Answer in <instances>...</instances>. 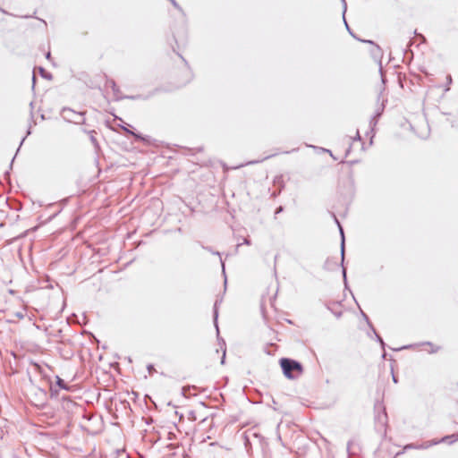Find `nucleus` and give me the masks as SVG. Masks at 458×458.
I'll return each mask as SVG.
<instances>
[{"instance_id":"obj_6","label":"nucleus","mask_w":458,"mask_h":458,"mask_svg":"<svg viewBox=\"0 0 458 458\" xmlns=\"http://www.w3.org/2000/svg\"><path fill=\"white\" fill-rule=\"evenodd\" d=\"M435 445H437V442L426 441L420 445L411 443L404 445L403 450L406 451L409 449H427Z\"/></svg>"},{"instance_id":"obj_53","label":"nucleus","mask_w":458,"mask_h":458,"mask_svg":"<svg viewBox=\"0 0 458 458\" xmlns=\"http://www.w3.org/2000/svg\"><path fill=\"white\" fill-rule=\"evenodd\" d=\"M73 120H81L79 116H73Z\"/></svg>"},{"instance_id":"obj_55","label":"nucleus","mask_w":458,"mask_h":458,"mask_svg":"<svg viewBox=\"0 0 458 458\" xmlns=\"http://www.w3.org/2000/svg\"><path fill=\"white\" fill-rule=\"evenodd\" d=\"M256 163H258V161H251V162H250V164H256Z\"/></svg>"},{"instance_id":"obj_17","label":"nucleus","mask_w":458,"mask_h":458,"mask_svg":"<svg viewBox=\"0 0 458 458\" xmlns=\"http://www.w3.org/2000/svg\"><path fill=\"white\" fill-rule=\"evenodd\" d=\"M384 109H385V106H384V104H382L380 106H378L377 108V110L375 111V114H373L372 117H376V119L378 120L380 118V116L382 115Z\"/></svg>"},{"instance_id":"obj_24","label":"nucleus","mask_w":458,"mask_h":458,"mask_svg":"<svg viewBox=\"0 0 458 458\" xmlns=\"http://www.w3.org/2000/svg\"><path fill=\"white\" fill-rule=\"evenodd\" d=\"M377 121L378 120H377L376 117H371L369 124H370L372 129L377 125Z\"/></svg>"},{"instance_id":"obj_29","label":"nucleus","mask_w":458,"mask_h":458,"mask_svg":"<svg viewBox=\"0 0 458 458\" xmlns=\"http://www.w3.org/2000/svg\"><path fill=\"white\" fill-rule=\"evenodd\" d=\"M283 209L284 208L282 206L276 208L275 214L277 215V214L281 213L283 211Z\"/></svg>"},{"instance_id":"obj_44","label":"nucleus","mask_w":458,"mask_h":458,"mask_svg":"<svg viewBox=\"0 0 458 458\" xmlns=\"http://www.w3.org/2000/svg\"><path fill=\"white\" fill-rule=\"evenodd\" d=\"M356 163H358V161H357V160L349 161V164H350V165H353V164H356Z\"/></svg>"},{"instance_id":"obj_51","label":"nucleus","mask_w":458,"mask_h":458,"mask_svg":"<svg viewBox=\"0 0 458 458\" xmlns=\"http://www.w3.org/2000/svg\"><path fill=\"white\" fill-rule=\"evenodd\" d=\"M330 156H331L335 160H336V159H337L332 152H331Z\"/></svg>"},{"instance_id":"obj_13","label":"nucleus","mask_w":458,"mask_h":458,"mask_svg":"<svg viewBox=\"0 0 458 458\" xmlns=\"http://www.w3.org/2000/svg\"><path fill=\"white\" fill-rule=\"evenodd\" d=\"M62 400H63V406L64 409H71L72 406L75 405V403L73 401H72L68 396L66 395H64L62 396Z\"/></svg>"},{"instance_id":"obj_16","label":"nucleus","mask_w":458,"mask_h":458,"mask_svg":"<svg viewBox=\"0 0 458 458\" xmlns=\"http://www.w3.org/2000/svg\"><path fill=\"white\" fill-rule=\"evenodd\" d=\"M371 331H372V333L375 335L376 341L378 342L380 344L381 348L383 350H385L386 349V343L384 342L383 338L377 334V332L376 331L375 327H372Z\"/></svg>"},{"instance_id":"obj_21","label":"nucleus","mask_w":458,"mask_h":458,"mask_svg":"<svg viewBox=\"0 0 458 458\" xmlns=\"http://www.w3.org/2000/svg\"><path fill=\"white\" fill-rule=\"evenodd\" d=\"M90 134V141L95 145L97 146L98 145V140L97 139L95 138V136L93 135L95 133V131H90L89 132Z\"/></svg>"},{"instance_id":"obj_36","label":"nucleus","mask_w":458,"mask_h":458,"mask_svg":"<svg viewBox=\"0 0 458 458\" xmlns=\"http://www.w3.org/2000/svg\"><path fill=\"white\" fill-rule=\"evenodd\" d=\"M4 177H5V178H9V177H10V171H6V172L4 173Z\"/></svg>"},{"instance_id":"obj_5","label":"nucleus","mask_w":458,"mask_h":458,"mask_svg":"<svg viewBox=\"0 0 458 458\" xmlns=\"http://www.w3.org/2000/svg\"><path fill=\"white\" fill-rule=\"evenodd\" d=\"M222 301L221 300H216L214 303V307H213V322H214V326L216 329V333H217V336H218V340L220 341V338H219V329H218V304L221 302ZM221 342H222V344L223 345H225V343L223 339H221Z\"/></svg>"},{"instance_id":"obj_31","label":"nucleus","mask_w":458,"mask_h":458,"mask_svg":"<svg viewBox=\"0 0 458 458\" xmlns=\"http://www.w3.org/2000/svg\"><path fill=\"white\" fill-rule=\"evenodd\" d=\"M412 345H405V346H403L401 348H398V349H394V351H399V350H403V349H409V348H411Z\"/></svg>"},{"instance_id":"obj_18","label":"nucleus","mask_w":458,"mask_h":458,"mask_svg":"<svg viewBox=\"0 0 458 458\" xmlns=\"http://www.w3.org/2000/svg\"><path fill=\"white\" fill-rule=\"evenodd\" d=\"M174 8H176L182 16H185V13L182 6L175 0H168Z\"/></svg>"},{"instance_id":"obj_4","label":"nucleus","mask_w":458,"mask_h":458,"mask_svg":"<svg viewBox=\"0 0 458 458\" xmlns=\"http://www.w3.org/2000/svg\"><path fill=\"white\" fill-rule=\"evenodd\" d=\"M72 388L63 378L59 376L55 377V386L51 385L50 386V395L51 397H57L59 389H64L66 391H70Z\"/></svg>"},{"instance_id":"obj_27","label":"nucleus","mask_w":458,"mask_h":458,"mask_svg":"<svg viewBox=\"0 0 458 458\" xmlns=\"http://www.w3.org/2000/svg\"><path fill=\"white\" fill-rule=\"evenodd\" d=\"M352 140H361L359 131H357L355 137L352 138Z\"/></svg>"},{"instance_id":"obj_26","label":"nucleus","mask_w":458,"mask_h":458,"mask_svg":"<svg viewBox=\"0 0 458 458\" xmlns=\"http://www.w3.org/2000/svg\"><path fill=\"white\" fill-rule=\"evenodd\" d=\"M379 65H380V67H379V72H380V73H381L382 82H383V83H385L386 79H385V77H384V75H383V72H382V65H381V61H380V60H379Z\"/></svg>"},{"instance_id":"obj_22","label":"nucleus","mask_w":458,"mask_h":458,"mask_svg":"<svg viewBox=\"0 0 458 458\" xmlns=\"http://www.w3.org/2000/svg\"><path fill=\"white\" fill-rule=\"evenodd\" d=\"M190 390H191V386H183V387L182 388V394L183 396H185V397H188V395H189V393H188V392H189Z\"/></svg>"},{"instance_id":"obj_23","label":"nucleus","mask_w":458,"mask_h":458,"mask_svg":"<svg viewBox=\"0 0 458 458\" xmlns=\"http://www.w3.org/2000/svg\"><path fill=\"white\" fill-rule=\"evenodd\" d=\"M147 369H148V373H149L150 375H151V374H153V373L156 371L155 367H154V365H153V364H148V365L147 366Z\"/></svg>"},{"instance_id":"obj_52","label":"nucleus","mask_w":458,"mask_h":458,"mask_svg":"<svg viewBox=\"0 0 458 458\" xmlns=\"http://www.w3.org/2000/svg\"><path fill=\"white\" fill-rule=\"evenodd\" d=\"M330 156H331L335 160H336V159H337L332 152H331Z\"/></svg>"},{"instance_id":"obj_34","label":"nucleus","mask_w":458,"mask_h":458,"mask_svg":"<svg viewBox=\"0 0 458 458\" xmlns=\"http://www.w3.org/2000/svg\"><path fill=\"white\" fill-rule=\"evenodd\" d=\"M243 243L246 245H250V241L249 239H244Z\"/></svg>"},{"instance_id":"obj_43","label":"nucleus","mask_w":458,"mask_h":458,"mask_svg":"<svg viewBox=\"0 0 458 458\" xmlns=\"http://www.w3.org/2000/svg\"><path fill=\"white\" fill-rule=\"evenodd\" d=\"M322 150H323V152H327V153L331 154V150H329V149L322 148Z\"/></svg>"},{"instance_id":"obj_20","label":"nucleus","mask_w":458,"mask_h":458,"mask_svg":"<svg viewBox=\"0 0 458 458\" xmlns=\"http://www.w3.org/2000/svg\"><path fill=\"white\" fill-rule=\"evenodd\" d=\"M343 19H344V21L345 27H346V29H347V30H348V32L350 33V35H351L352 37H353L354 38H357L358 37H356V35H354V33L352 31L351 28L349 27V25H348V23H347V21H346V20H345V14H343Z\"/></svg>"},{"instance_id":"obj_42","label":"nucleus","mask_w":458,"mask_h":458,"mask_svg":"<svg viewBox=\"0 0 458 458\" xmlns=\"http://www.w3.org/2000/svg\"><path fill=\"white\" fill-rule=\"evenodd\" d=\"M419 37L422 39L423 42L426 40V38L423 35L420 34Z\"/></svg>"},{"instance_id":"obj_37","label":"nucleus","mask_w":458,"mask_h":458,"mask_svg":"<svg viewBox=\"0 0 458 458\" xmlns=\"http://www.w3.org/2000/svg\"><path fill=\"white\" fill-rule=\"evenodd\" d=\"M46 58H47V59H50V58H51V53H50V52H47V53L46 54Z\"/></svg>"},{"instance_id":"obj_15","label":"nucleus","mask_w":458,"mask_h":458,"mask_svg":"<svg viewBox=\"0 0 458 458\" xmlns=\"http://www.w3.org/2000/svg\"><path fill=\"white\" fill-rule=\"evenodd\" d=\"M122 129L127 133L132 135L136 140H144L143 136L140 133L134 132L125 126H122Z\"/></svg>"},{"instance_id":"obj_32","label":"nucleus","mask_w":458,"mask_h":458,"mask_svg":"<svg viewBox=\"0 0 458 458\" xmlns=\"http://www.w3.org/2000/svg\"><path fill=\"white\" fill-rule=\"evenodd\" d=\"M332 216H333L335 224L338 225V224H340V222H339L338 218L336 217V216L334 213H332Z\"/></svg>"},{"instance_id":"obj_10","label":"nucleus","mask_w":458,"mask_h":458,"mask_svg":"<svg viewBox=\"0 0 458 458\" xmlns=\"http://www.w3.org/2000/svg\"><path fill=\"white\" fill-rule=\"evenodd\" d=\"M457 440H458V434H452V435L445 436L439 440H431V442H437V444L448 442L449 444H453V443L456 442Z\"/></svg>"},{"instance_id":"obj_45","label":"nucleus","mask_w":458,"mask_h":458,"mask_svg":"<svg viewBox=\"0 0 458 458\" xmlns=\"http://www.w3.org/2000/svg\"><path fill=\"white\" fill-rule=\"evenodd\" d=\"M393 381H394V383H397V377H396L394 374H393Z\"/></svg>"},{"instance_id":"obj_1","label":"nucleus","mask_w":458,"mask_h":458,"mask_svg":"<svg viewBox=\"0 0 458 458\" xmlns=\"http://www.w3.org/2000/svg\"><path fill=\"white\" fill-rule=\"evenodd\" d=\"M283 374L288 379H295L303 372L302 364L291 358H281L279 360Z\"/></svg>"},{"instance_id":"obj_33","label":"nucleus","mask_w":458,"mask_h":458,"mask_svg":"<svg viewBox=\"0 0 458 458\" xmlns=\"http://www.w3.org/2000/svg\"><path fill=\"white\" fill-rule=\"evenodd\" d=\"M225 349H224V352H223V357L221 359V363L224 364L225 363Z\"/></svg>"},{"instance_id":"obj_8","label":"nucleus","mask_w":458,"mask_h":458,"mask_svg":"<svg viewBox=\"0 0 458 458\" xmlns=\"http://www.w3.org/2000/svg\"><path fill=\"white\" fill-rule=\"evenodd\" d=\"M338 262L335 258H327L323 265V268L327 271L335 270L338 267Z\"/></svg>"},{"instance_id":"obj_38","label":"nucleus","mask_w":458,"mask_h":458,"mask_svg":"<svg viewBox=\"0 0 458 458\" xmlns=\"http://www.w3.org/2000/svg\"><path fill=\"white\" fill-rule=\"evenodd\" d=\"M446 79H447V82H448V83H451V82H452V77H451V75H448V76L446 77Z\"/></svg>"},{"instance_id":"obj_48","label":"nucleus","mask_w":458,"mask_h":458,"mask_svg":"<svg viewBox=\"0 0 458 458\" xmlns=\"http://www.w3.org/2000/svg\"><path fill=\"white\" fill-rule=\"evenodd\" d=\"M422 344H428V345H431L432 346V344L430 342H426V343H423Z\"/></svg>"},{"instance_id":"obj_25","label":"nucleus","mask_w":458,"mask_h":458,"mask_svg":"<svg viewBox=\"0 0 458 458\" xmlns=\"http://www.w3.org/2000/svg\"><path fill=\"white\" fill-rule=\"evenodd\" d=\"M340 1H341V2H342V4H343V8H344V10H343V14H345L346 10H347V4H346V1H345V0H340Z\"/></svg>"},{"instance_id":"obj_35","label":"nucleus","mask_w":458,"mask_h":458,"mask_svg":"<svg viewBox=\"0 0 458 458\" xmlns=\"http://www.w3.org/2000/svg\"><path fill=\"white\" fill-rule=\"evenodd\" d=\"M25 139H26V136H25L24 138H22V140H21V143H20V146H19V148H18V149H17V152L20 150V148H21V146L22 145V143L24 142Z\"/></svg>"},{"instance_id":"obj_9","label":"nucleus","mask_w":458,"mask_h":458,"mask_svg":"<svg viewBox=\"0 0 458 458\" xmlns=\"http://www.w3.org/2000/svg\"><path fill=\"white\" fill-rule=\"evenodd\" d=\"M356 39L359 40V41H361L363 43H368V44L373 45L375 47V49L372 50L373 56L375 58H380L381 57L382 51H381L380 47L374 43V41L369 40V39H360L359 38H357Z\"/></svg>"},{"instance_id":"obj_28","label":"nucleus","mask_w":458,"mask_h":458,"mask_svg":"<svg viewBox=\"0 0 458 458\" xmlns=\"http://www.w3.org/2000/svg\"><path fill=\"white\" fill-rule=\"evenodd\" d=\"M336 318H340L343 315L342 311H332Z\"/></svg>"},{"instance_id":"obj_7","label":"nucleus","mask_w":458,"mask_h":458,"mask_svg":"<svg viewBox=\"0 0 458 458\" xmlns=\"http://www.w3.org/2000/svg\"><path fill=\"white\" fill-rule=\"evenodd\" d=\"M106 86L112 89L116 100L123 99L118 86L113 79H106Z\"/></svg>"},{"instance_id":"obj_30","label":"nucleus","mask_w":458,"mask_h":458,"mask_svg":"<svg viewBox=\"0 0 458 458\" xmlns=\"http://www.w3.org/2000/svg\"><path fill=\"white\" fill-rule=\"evenodd\" d=\"M353 444L352 440H349L347 443V451L349 452L351 449L352 445Z\"/></svg>"},{"instance_id":"obj_3","label":"nucleus","mask_w":458,"mask_h":458,"mask_svg":"<svg viewBox=\"0 0 458 458\" xmlns=\"http://www.w3.org/2000/svg\"><path fill=\"white\" fill-rule=\"evenodd\" d=\"M338 229L341 235V263L342 266V274L344 277V282L345 288H347V276H346V268L344 267V250H345V237L344 233V228L341 224H338Z\"/></svg>"},{"instance_id":"obj_41","label":"nucleus","mask_w":458,"mask_h":458,"mask_svg":"<svg viewBox=\"0 0 458 458\" xmlns=\"http://www.w3.org/2000/svg\"><path fill=\"white\" fill-rule=\"evenodd\" d=\"M275 155H276V154H272V155L267 156V157H265L263 158V160L267 159V158H269V157H274Z\"/></svg>"},{"instance_id":"obj_54","label":"nucleus","mask_w":458,"mask_h":458,"mask_svg":"<svg viewBox=\"0 0 458 458\" xmlns=\"http://www.w3.org/2000/svg\"><path fill=\"white\" fill-rule=\"evenodd\" d=\"M438 350V347H437L435 350H432V352H436Z\"/></svg>"},{"instance_id":"obj_19","label":"nucleus","mask_w":458,"mask_h":458,"mask_svg":"<svg viewBox=\"0 0 458 458\" xmlns=\"http://www.w3.org/2000/svg\"><path fill=\"white\" fill-rule=\"evenodd\" d=\"M360 314H361L362 318H364V320L367 322L369 327L370 329H372V327H373L372 323L370 322L368 315L365 312H363L362 310H360Z\"/></svg>"},{"instance_id":"obj_14","label":"nucleus","mask_w":458,"mask_h":458,"mask_svg":"<svg viewBox=\"0 0 458 458\" xmlns=\"http://www.w3.org/2000/svg\"><path fill=\"white\" fill-rule=\"evenodd\" d=\"M38 69V72L42 78L48 80V81H51L53 79V75L51 74V72H47L45 68L39 66Z\"/></svg>"},{"instance_id":"obj_56","label":"nucleus","mask_w":458,"mask_h":458,"mask_svg":"<svg viewBox=\"0 0 458 458\" xmlns=\"http://www.w3.org/2000/svg\"><path fill=\"white\" fill-rule=\"evenodd\" d=\"M30 106L31 108H33V102H30Z\"/></svg>"},{"instance_id":"obj_50","label":"nucleus","mask_w":458,"mask_h":458,"mask_svg":"<svg viewBox=\"0 0 458 458\" xmlns=\"http://www.w3.org/2000/svg\"><path fill=\"white\" fill-rule=\"evenodd\" d=\"M31 133V131H30V128H29V130L27 131V136L30 135Z\"/></svg>"},{"instance_id":"obj_46","label":"nucleus","mask_w":458,"mask_h":458,"mask_svg":"<svg viewBox=\"0 0 458 458\" xmlns=\"http://www.w3.org/2000/svg\"><path fill=\"white\" fill-rule=\"evenodd\" d=\"M32 81H33V86H34V85H35V81H36V77H35V75H34V74H33V76H32Z\"/></svg>"},{"instance_id":"obj_47","label":"nucleus","mask_w":458,"mask_h":458,"mask_svg":"<svg viewBox=\"0 0 458 458\" xmlns=\"http://www.w3.org/2000/svg\"><path fill=\"white\" fill-rule=\"evenodd\" d=\"M253 436L256 437H260V435L258 434V433H253Z\"/></svg>"},{"instance_id":"obj_40","label":"nucleus","mask_w":458,"mask_h":458,"mask_svg":"<svg viewBox=\"0 0 458 458\" xmlns=\"http://www.w3.org/2000/svg\"><path fill=\"white\" fill-rule=\"evenodd\" d=\"M350 152H351V146L347 148L345 156H348Z\"/></svg>"},{"instance_id":"obj_12","label":"nucleus","mask_w":458,"mask_h":458,"mask_svg":"<svg viewBox=\"0 0 458 458\" xmlns=\"http://www.w3.org/2000/svg\"><path fill=\"white\" fill-rule=\"evenodd\" d=\"M201 247L209 251L210 253L214 254V255H217L220 257V262H221V265H222V270H223V274L225 275V263L223 261V259H221V254L219 251H216V250H213V249L209 246H204V245H201Z\"/></svg>"},{"instance_id":"obj_11","label":"nucleus","mask_w":458,"mask_h":458,"mask_svg":"<svg viewBox=\"0 0 458 458\" xmlns=\"http://www.w3.org/2000/svg\"><path fill=\"white\" fill-rule=\"evenodd\" d=\"M157 91V89H155L154 91L150 92L147 96H144V95H131V96H123V99H131V100L142 99V100H147L150 97H152Z\"/></svg>"},{"instance_id":"obj_39","label":"nucleus","mask_w":458,"mask_h":458,"mask_svg":"<svg viewBox=\"0 0 458 458\" xmlns=\"http://www.w3.org/2000/svg\"><path fill=\"white\" fill-rule=\"evenodd\" d=\"M14 158H15V156L13 157L12 161H11V164H10V170L12 169L13 167V163L14 162Z\"/></svg>"},{"instance_id":"obj_49","label":"nucleus","mask_w":458,"mask_h":458,"mask_svg":"<svg viewBox=\"0 0 458 458\" xmlns=\"http://www.w3.org/2000/svg\"><path fill=\"white\" fill-rule=\"evenodd\" d=\"M386 352L384 351V352H383V354H382V358H383V359H386Z\"/></svg>"},{"instance_id":"obj_2","label":"nucleus","mask_w":458,"mask_h":458,"mask_svg":"<svg viewBox=\"0 0 458 458\" xmlns=\"http://www.w3.org/2000/svg\"><path fill=\"white\" fill-rule=\"evenodd\" d=\"M64 118L68 122L74 123L82 124L85 123L84 114L85 112H75L70 107H64L61 111Z\"/></svg>"}]
</instances>
